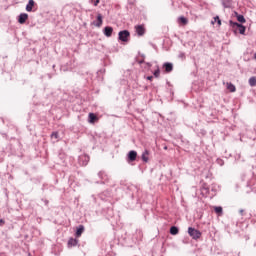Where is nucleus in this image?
<instances>
[{
  "mask_svg": "<svg viewBox=\"0 0 256 256\" xmlns=\"http://www.w3.org/2000/svg\"><path fill=\"white\" fill-rule=\"evenodd\" d=\"M51 139H55V140L59 139V133L57 132L52 133Z\"/></svg>",
  "mask_w": 256,
  "mask_h": 256,
  "instance_id": "412c9836",
  "label": "nucleus"
},
{
  "mask_svg": "<svg viewBox=\"0 0 256 256\" xmlns=\"http://www.w3.org/2000/svg\"><path fill=\"white\" fill-rule=\"evenodd\" d=\"M128 159H129V161H135L137 159V151L131 150L128 153Z\"/></svg>",
  "mask_w": 256,
  "mask_h": 256,
  "instance_id": "0eeeda50",
  "label": "nucleus"
},
{
  "mask_svg": "<svg viewBox=\"0 0 256 256\" xmlns=\"http://www.w3.org/2000/svg\"><path fill=\"white\" fill-rule=\"evenodd\" d=\"M104 35H105L106 37H111V35H113V27H111V26H106V27L104 28Z\"/></svg>",
  "mask_w": 256,
  "mask_h": 256,
  "instance_id": "423d86ee",
  "label": "nucleus"
},
{
  "mask_svg": "<svg viewBox=\"0 0 256 256\" xmlns=\"http://www.w3.org/2000/svg\"><path fill=\"white\" fill-rule=\"evenodd\" d=\"M240 214L243 215V210H240Z\"/></svg>",
  "mask_w": 256,
  "mask_h": 256,
  "instance_id": "a878e982",
  "label": "nucleus"
},
{
  "mask_svg": "<svg viewBox=\"0 0 256 256\" xmlns=\"http://www.w3.org/2000/svg\"><path fill=\"white\" fill-rule=\"evenodd\" d=\"M68 245L71 246V247H75V245H77V239L71 238V239L68 241Z\"/></svg>",
  "mask_w": 256,
  "mask_h": 256,
  "instance_id": "dca6fc26",
  "label": "nucleus"
},
{
  "mask_svg": "<svg viewBox=\"0 0 256 256\" xmlns=\"http://www.w3.org/2000/svg\"><path fill=\"white\" fill-rule=\"evenodd\" d=\"M27 19H29V15L27 13H22L19 15L18 23H20V25H23V23H25Z\"/></svg>",
  "mask_w": 256,
  "mask_h": 256,
  "instance_id": "20e7f679",
  "label": "nucleus"
},
{
  "mask_svg": "<svg viewBox=\"0 0 256 256\" xmlns=\"http://www.w3.org/2000/svg\"><path fill=\"white\" fill-rule=\"evenodd\" d=\"M83 231H85V227H83V225H80L76 231V237H81V235L83 234Z\"/></svg>",
  "mask_w": 256,
  "mask_h": 256,
  "instance_id": "f8f14e48",
  "label": "nucleus"
},
{
  "mask_svg": "<svg viewBox=\"0 0 256 256\" xmlns=\"http://www.w3.org/2000/svg\"><path fill=\"white\" fill-rule=\"evenodd\" d=\"M215 213L221 214L223 213V208L221 206H217L214 208Z\"/></svg>",
  "mask_w": 256,
  "mask_h": 256,
  "instance_id": "aec40b11",
  "label": "nucleus"
},
{
  "mask_svg": "<svg viewBox=\"0 0 256 256\" xmlns=\"http://www.w3.org/2000/svg\"><path fill=\"white\" fill-rule=\"evenodd\" d=\"M95 121H97V116H95V114L90 113L89 114V123H95Z\"/></svg>",
  "mask_w": 256,
  "mask_h": 256,
  "instance_id": "4468645a",
  "label": "nucleus"
},
{
  "mask_svg": "<svg viewBox=\"0 0 256 256\" xmlns=\"http://www.w3.org/2000/svg\"><path fill=\"white\" fill-rule=\"evenodd\" d=\"M164 69L166 73H171L173 71V64L172 63H164Z\"/></svg>",
  "mask_w": 256,
  "mask_h": 256,
  "instance_id": "1a4fd4ad",
  "label": "nucleus"
},
{
  "mask_svg": "<svg viewBox=\"0 0 256 256\" xmlns=\"http://www.w3.org/2000/svg\"><path fill=\"white\" fill-rule=\"evenodd\" d=\"M170 233H171V235H177L179 233V228L172 226L170 228Z\"/></svg>",
  "mask_w": 256,
  "mask_h": 256,
  "instance_id": "2eb2a0df",
  "label": "nucleus"
},
{
  "mask_svg": "<svg viewBox=\"0 0 256 256\" xmlns=\"http://www.w3.org/2000/svg\"><path fill=\"white\" fill-rule=\"evenodd\" d=\"M188 235L192 237V239H200L201 238V232L193 227L188 228Z\"/></svg>",
  "mask_w": 256,
  "mask_h": 256,
  "instance_id": "f03ea898",
  "label": "nucleus"
},
{
  "mask_svg": "<svg viewBox=\"0 0 256 256\" xmlns=\"http://www.w3.org/2000/svg\"><path fill=\"white\" fill-rule=\"evenodd\" d=\"M149 155L148 151H145V153L142 154V160L147 163L149 161V158L147 157Z\"/></svg>",
  "mask_w": 256,
  "mask_h": 256,
  "instance_id": "f3484780",
  "label": "nucleus"
},
{
  "mask_svg": "<svg viewBox=\"0 0 256 256\" xmlns=\"http://www.w3.org/2000/svg\"><path fill=\"white\" fill-rule=\"evenodd\" d=\"M214 21H217L218 25H221V19H219V16L214 17Z\"/></svg>",
  "mask_w": 256,
  "mask_h": 256,
  "instance_id": "5701e85b",
  "label": "nucleus"
},
{
  "mask_svg": "<svg viewBox=\"0 0 256 256\" xmlns=\"http://www.w3.org/2000/svg\"><path fill=\"white\" fill-rule=\"evenodd\" d=\"M130 33L128 30H123L118 33V38L120 41H123L124 43H127L129 41Z\"/></svg>",
  "mask_w": 256,
  "mask_h": 256,
  "instance_id": "7ed1b4c3",
  "label": "nucleus"
},
{
  "mask_svg": "<svg viewBox=\"0 0 256 256\" xmlns=\"http://www.w3.org/2000/svg\"><path fill=\"white\" fill-rule=\"evenodd\" d=\"M230 25L234 29L235 33H240V35H245L246 28L242 24H239L237 22H233L230 20Z\"/></svg>",
  "mask_w": 256,
  "mask_h": 256,
  "instance_id": "f257e3e1",
  "label": "nucleus"
},
{
  "mask_svg": "<svg viewBox=\"0 0 256 256\" xmlns=\"http://www.w3.org/2000/svg\"><path fill=\"white\" fill-rule=\"evenodd\" d=\"M95 25L96 27H101L103 25V16H101V14H98L97 23Z\"/></svg>",
  "mask_w": 256,
  "mask_h": 256,
  "instance_id": "9d476101",
  "label": "nucleus"
},
{
  "mask_svg": "<svg viewBox=\"0 0 256 256\" xmlns=\"http://www.w3.org/2000/svg\"><path fill=\"white\" fill-rule=\"evenodd\" d=\"M248 83L250 85V87H256V77L252 76L249 78Z\"/></svg>",
  "mask_w": 256,
  "mask_h": 256,
  "instance_id": "9b49d317",
  "label": "nucleus"
},
{
  "mask_svg": "<svg viewBox=\"0 0 256 256\" xmlns=\"http://www.w3.org/2000/svg\"><path fill=\"white\" fill-rule=\"evenodd\" d=\"M179 21H180V23H182L183 25H187V23H188L187 18H185V17H183V16H181V17L179 18Z\"/></svg>",
  "mask_w": 256,
  "mask_h": 256,
  "instance_id": "6ab92c4d",
  "label": "nucleus"
},
{
  "mask_svg": "<svg viewBox=\"0 0 256 256\" xmlns=\"http://www.w3.org/2000/svg\"><path fill=\"white\" fill-rule=\"evenodd\" d=\"M135 29H136L137 35H139L140 37L145 35V27H143V25H138L135 27Z\"/></svg>",
  "mask_w": 256,
  "mask_h": 256,
  "instance_id": "39448f33",
  "label": "nucleus"
},
{
  "mask_svg": "<svg viewBox=\"0 0 256 256\" xmlns=\"http://www.w3.org/2000/svg\"><path fill=\"white\" fill-rule=\"evenodd\" d=\"M0 223H4V222H3V219H0Z\"/></svg>",
  "mask_w": 256,
  "mask_h": 256,
  "instance_id": "bb28decb",
  "label": "nucleus"
},
{
  "mask_svg": "<svg viewBox=\"0 0 256 256\" xmlns=\"http://www.w3.org/2000/svg\"><path fill=\"white\" fill-rule=\"evenodd\" d=\"M147 79L148 81H151L153 79V76H148Z\"/></svg>",
  "mask_w": 256,
  "mask_h": 256,
  "instance_id": "393cba45",
  "label": "nucleus"
},
{
  "mask_svg": "<svg viewBox=\"0 0 256 256\" xmlns=\"http://www.w3.org/2000/svg\"><path fill=\"white\" fill-rule=\"evenodd\" d=\"M94 5H95V7H97V5H99V0H96V1L94 2Z\"/></svg>",
  "mask_w": 256,
  "mask_h": 256,
  "instance_id": "b1692460",
  "label": "nucleus"
},
{
  "mask_svg": "<svg viewBox=\"0 0 256 256\" xmlns=\"http://www.w3.org/2000/svg\"><path fill=\"white\" fill-rule=\"evenodd\" d=\"M237 21L239 23H245L246 20H245V17L243 15L237 14Z\"/></svg>",
  "mask_w": 256,
  "mask_h": 256,
  "instance_id": "a211bd4d",
  "label": "nucleus"
},
{
  "mask_svg": "<svg viewBox=\"0 0 256 256\" xmlns=\"http://www.w3.org/2000/svg\"><path fill=\"white\" fill-rule=\"evenodd\" d=\"M226 86H227V89H229V91H230L231 93H235L236 88H235V85H233V83L228 82V83L226 84Z\"/></svg>",
  "mask_w": 256,
  "mask_h": 256,
  "instance_id": "ddd939ff",
  "label": "nucleus"
},
{
  "mask_svg": "<svg viewBox=\"0 0 256 256\" xmlns=\"http://www.w3.org/2000/svg\"><path fill=\"white\" fill-rule=\"evenodd\" d=\"M34 6H35V1L29 0L28 4L26 5V11H28V13H31V11H33Z\"/></svg>",
  "mask_w": 256,
  "mask_h": 256,
  "instance_id": "6e6552de",
  "label": "nucleus"
},
{
  "mask_svg": "<svg viewBox=\"0 0 256 256\" xmlns=\"http://www.w3.org/2000/svg\"><path fill=\"white\" fill-rule=\"evenodd\" d=\"M161 71L159 69H157L155 72H154V77H159Z\"/></svg>",
  "mask_w": 256,
  "mask_h": 256,
  "instance_id": "4be33fe9",
  "label": "nucleus"
}]
</instances>
